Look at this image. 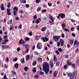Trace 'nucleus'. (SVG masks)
<instances>
[{"mask_svg": "<svg viewBox=\"0 0 79 79\" xmlns=\"http://www.w3.org/2000/svg\"><path fill=\"white\" fill-rule=\"evenodd\" d=\"M74 41V40H70V44L71 45H72L73 44V41Z\"/></svg>", "mask_w": 79, "mask_h": 79, "instance_id": "nucleus-30", "label": "nucleus"}, {"mask_svg": "<svg viewBox=\"0 0 79 79\" xmlns=\"http://www.w3.org/2000/svg\"><path fill=\"white\" fill-rule=\"evenodd\" d=\"M61 36L62 38H64V33H62L61 35Z\"/></svg>", "mask_w": 79, "mask_h": 79, "instance_id": "nucleus-56", "label": "nucleus"}, {"mask_svg": "<svg viewBox=\"0 0 79 79\" xmlns=\"http://www.w3.org/2000/svg\"><path fill=\"white\" fill-rule=\"evenodd\" d=\"M58 50L59 52H63V51L61 48H58Z\"/></svg>", "mask_w": 79, "mask_h": 79, "instance_id": "nucleus-38", "label": "nucleus"}, {"mask_svg": "<svg viewBox=\"0 0 79 79\" xmlns=\"http://www.w3.org/2000/svg\"><path fill=\"white\" fill-rule=\"evenodd\" d=\"M60 16L62 19H63L65 18V14L63 13L60 14Z\"/></svg>", "mask_w": 79, "mask_h": 79, "instance_id": "nucleus-14", "label": "nucleus"}, {"mask_svg": "<svg viewBox=\"0 0 79 79\" xmlns=\"http://www.w3.org/2000/svg\"><path fill=\"white\" fill-rule=\"evenodd\" d=\"M74 29H75V28H74V27H72L71 28L70 30L71 31H74Z\"/></svg>", "mask_w": 79, "mask_h": 79, "instance_id": "nucleus-46", "label": "nucleus"}, {"mask_svg": "<svg viewBox=\"0 0 79 79\" xmlns=\"http://www.w3.org/2000/svg\"><path fill=\"white\" fill-rule=\"evenodd\" d=\"M72 64H73V63L71 62V60H67V64L68 66H71Z\"/></svg>", "mask_w": 79, "mask_h": 79, "instance_id": "nucleus-5", "label": "nucleus"}, {"mask_svg": "<svg viewBox=\"0 0 79 79\" xmlns=\"http://www.w3.org/2000/svg\"><path fill=\"white\" fill-rule=\"evenodd\" d=\"M27 49V50L25 51H24L23 53V55H24L25 54H26V53H28L29 52V48L27 47H25Z\"/></svg>", "mask_w": 79, "mask_h": 79, "instance_id": "nucleus-7", "label": "nucleus"}, {"mask_svg": "<svg viewBox=\"0 0 79 79\" xmlns=\"http://www.w3.org/2000/svg\"><path fill=\"white\" fill-rule=\"evenodd\" d=\"M11 72L12 73V75H16V73L15 72V70H12L11 71Z\"/></svg>", "mask_w": 79, "mask_h": 79, "instance_id": "nucleus-27", "label": "nucleus"}, {"mask_svg": "<svg viewBox=\"0 0 79 79\" xmlns=\"http://www.w3.org/2000/svg\"><path fill=\"white\" fill-rule=\"evenodd\" d=\"M23 3H26V1L25 0H21L20 2Z\"/></svg>", "mask_w": 79, "mask_h": 79, "instance_id": "nucleus-32", "label": "nucleus"}, {"mask_svg": "<svg viewBox=\"0 0 79 79\" xmlns=\"http://www.w3.org/2000/svg\"><path fill=\"white\" fill-rule=\"evenodd\" d=\"M37 15H35V16H33V19H34V20H35V19H37Z\"/></svg>", "mask_w": 79, "mask_h": 79, "instance_id": "nucleus-35", "label": "nucleus"}, {"mask_svg": "<svg viewBox=\"0 0 79 79\" xmlns=\"http://www.w3.org/2000/svg\"><path fill=\"white\" fill-rule=\"evenodd\" d=\"M0 8L2 11L5 10V7H4V4L3 3L1 4V6H0Z\"/></svg>", "mask_w": 79, "mask_h": 79, "instance_id": "nucleus-16", "label": "nucleus"}, {"mask_svg": "<svg viewBox=\"0 0 79 79\" xmlns=\"http://www.w3.org/2000/svg\"><path fill=\"white\" fill-rule=\"evenodd\" d=\"M2 48L3 49V50H4L5 48H7L8 49L9 48V46L8 45H4L2 46Z\"/></svg>", "mask_w": 79, "mask_h": 79, "instance_id": "nucleus-6", "label": "nucleus"}, {"mask_svg": "<svg viewBox=\"0 0 79 79\" xmlns=\"http://www.w3.org/2000/svg\"><path fill=\"white\" fill-rule=\"evenodd\" d=\"M68 76L69 77H70L69 78V79H74V76H73V73H69Z\"/></svg>", "mask_w": 79, "mask_h": 79, "instance_id": "nucleus-13", "label": "nucleus"}, {"mask_svg": "<svg viewBox=\"0 0 79 79\" xmlns=\"http://www.w3.org/2000/svg\"><path fill=\"white\" fill-rule=\"evenodd\" d=\"M8 39L7 40L6 39H5L4 40H2V44H6L7 42H8Z\"/></svg>", "mask_w": 79, "mask_h": 79, "instance_id": "nucleus-10", "label": "nucleus"}, {"mask_svg": "<svg viewBox=\"0 0 79 79\" xmlns=\"http://www.w3.org/2000/svg\"><path fill=\"white\" fill-rule=\"evenodd\" d=\"M63 29L65 31L69 32V30L67 28H63Z\"/></svg>", "mask_w": 79, "mask_h": 79, "instance_id": "nucleus-52", "label": "nucleus"}, {"mask_svg": "<svg viewBox=\"0 0 79 79\" xmlns=\"http://www.w3.org/2000/svg\"><path fill=\"white\" fill-rule=\"evenodd\" d=\"M60 42L61 46H63V45H64V40L62 39H60Z\"/></svg>", "mask_w": 79, "mask_h": 79, "instance_id": "nucleus-11", "label": "nucleus"}, {"mask_svg": "<svg viewBox=\"0 0 79 79\" xmlns=\"http://www.w3.org/2000/svg\"><path fill=\"white\" fill-rule=\"evenodd\" d=\"M36 47L38 49H41L42 48V43H38Z\"/></svg>", "mask_w": 79, "mask_h": 79, "instance_id": "nucleus-3", "label": "nucleus"}, {"mask_svg": "<svg viewBox=\"0 0 79 79\" xmlns=\"http://www.w3.org/2000/svg\"><path fill=\"white\" fill-rule=\"evenodd\" d=\"M29 69V68H28V67H25L24 68V70L25 71H27V69Z\"/></svg>", "mask_w": 79, "mask_h": 79, "instance_id": "nucleus-41", "label": "nucleus"}, {"mask_svg": "<svg viewBox=\"0 0 79 79\" xmlns=\"http://www.w3.org/2000/svg\"><path fill=\"white\" fill-rule=\"evenodd\" d=\"M25 41L27 42L28 40H29L30 39H29V38L26 37L25 38Z\"/></svg>", "mask_w": 79, "mask_h": 79, "instance_id": "nucleus-37", "label": "nucleus"}, {"mask_svg": "<svg viewBox=\"0 0 79 79\" xmlns=\"http://www.w3.org/2000/svg\"><path fill=\"white\" fill-rule=\"evenodd\" d=\"M20 61L22 63H24L25 61H24V58H23L22 59H20Z\"/></svg>", "mask_w": 79, "mask_h": 79, "instance_id": "nucleus-22", "label": "nucleus"}, {"mask_svg": "<svg viewBox=\"0 0 79 79\" xmlns=\"http://www.w3.org/2000/svg\"><path fill=\"white\" fill-rule=\"evenodd\" d=\"M13 13H14V15L15 16V15H16V10H15L13 12Z\"/></svg>", "mask_w": 79, "mask_h": 79, "instance_id": "nucleus-50", "label": "nucleus"}, {"mask_svg": "<svg viewBox=\"0 0 79 79\" xmlns=\"http://www.w3.org/2000/svg\"><path fill=\"white\" fill-rule=\"evenodd\" d=\"M46 11H47L46 9H44L42 10V13H45V12H46Z\"/></svg>", "mask_w": 79, "mask_h": 79, "instance_id": "nucleus-47", "label": "nucleus"}, {"mask_svg": "<svg viewBox=\"0 0 79 79\" xmlns=\"http://www.w3.org/2000/svg\"><path fill=\"white\" fill-rule=\"evenodd\" d=\"M6 38H8V36L7 35H6L3 36V39H6Z\"/></svg>", "mask_w": 79, "mask_h": 79, "instance_id": "nucleus-48", "label": "nucleus"}, {"mask_svg": "<svg viewBox=\"0 0 79 79\" xmlns=\"http://www.w3.org/2000/svg\"><path fill=\"white\" fill-rule=\"evenodd\" d=\"M28 34L30 36H32V31H30L29 33H28Z\"/></svg>", "mask_w": 79, "mask_h": 79, "instance_id": "nucleus-33", "label": "nucleus"}, {"mask_svg": "<svg viewBox=\"0 0 79 79\" xmlns=\"http://www.w3.org/2000/svg\"><path fill=\"white\" fill-rule=\"evenodd\" d=\"M49 17L50 19L51 20H52V23H54V19L53 18V17L51 15H50L49 16Z\"/></svg>", "mask_w": 79, "mask_h": 79, "instance_id": "nucleus-15", "label": "nucleus"}, {"mask_svg": "<svg viewBox=\"0 0 79 79\" xmlns=\"http://www.w3.org/2000/svg\"><path fill=\"white\" fill-rule=\"evenodd\" d=\"M41 39L44 42H45L46 41L47 42L48 40V39L47 37L41 38Z\"/></svg>", "mask_w": 79, "mask_h": 79, "instance_id": "nucleus-4", "label": "nucleus"}, {"mask_svg": "<svg viewBox=\"0 0 79 79\" xmlns=\"http://www.w3.org/2000/svg\"><path fill=\"white\" fill-rule=\"evenodd\" d=\"M58 73V72L57 71H55L54 72L53 75V77H55L56 76H57Z\"/></svg>", "mask_w": 79, "mask_h": 79, "instance_id": "nucleus-17", "label": "nucleus"}, {"mask_svg": "<svg viewBox=\"0 0 79 79\" xmlns=\"http://www.w3.org/2000/svg\"><path fill=\"white\" fill-rule=\"evenodd\" d=\"M68 65H64V68L65 69H68Z\"/></svg>", "mask_w": 79, "mask_h": 79, "instance_id": "nucleus-29", "label": "nucleus"}, {"mask_svg": "<svg viewBox=\"0 0 79 79\" xmlns=\"http://www.w3.org/2000/svg\"><path fill=\"white\" fill-rule=\"evenodd\" d=\"M41 10V7H39L36 10V11L38 12L39 11H40V10Z\"/></svg>", "mask_w": 79, "mask_h": 79, "instance_id": "nucleus-28", "label": "nucleus"}, {"mask_svg": "<svg viewBox=\"0 0 79 79\" xmlns=\"http://www.w3.org/2000/svg\"><path fill=\"white\" fill-rule=\"evenodd\" d=\"M60 43L58 42L57 43V47H60Z\"/></svg>", "mask_w": 79, "mask_h": 79, "instance_id": "nucleus-54", "label": "nucleus"}, {"mask_svg": "<svg viewBox=\"0 0 79 79\" xmlns=\"http://www.w3.org/2000/svg\"><path fill=\"white\" fill-rule=\"evenodd\" d=\"M74 45H79V42L77 41V40H75L74 41Z\"/></svg>", "mask_w": 79, "mask_h": 79, "instance_id": "nucleus-8", "label": "nucleus"}, {"mask_svg": "<svg viewBox=\"0 0 79 79\" xmlns=\"http://www.w3.org/2000/svg\"><path fill=\"white\" fill-rule=\"evenodd\" d=\"M43 70L44 71L45 73V74H46V75H48V73L49 72V71H50V70L49 69H43Z\"/></svg>", "mask_w": 79, "mask_h": 79, "instance_id": "nucleus-12", "label": "nucleus"}, {"mask_svg": "<svg viewBox=\"0 0 79 79\" xmlns=\"http://www.w3.org/2000/svg\"><path fill=\"white\" fill-rule=\"evenodd\" d=\"M72 35L73 37H76V35L74 33H72Z\"/></svg>", "mask_w": 79, "mask_h": 79, "instance_id": "nucleus-63", "label": "nucleus"}, {"mask_svg": "<svg viewBox=\"0 0 79 79\" xmlns=\"http://www.w3.org/2000/svg\"><path fill=\"white\" fill-rule=\"evenodd\" d=\"M60 62H56V66L57 67L59 66V65H60Z\"/></svg>", "mask_w": 79, "mask_h": 79, "instance_id": "nucleus-34", "label": "nucleus"}, {"mask_svg": "<svg viewBox=\"0 0 79 79\" xmlns=\"http://www.w3.org/2000/svg\"><path fill=\"white\" fill-rule=\"evenodd\" d=\"M16 10L17 11H18V8H17V7L16 6H15L14 8H13V10Z\"/></svg>", "mask_w": 79, "mask_h": 79, "instance_id": "nucleus-36", "label": "nucleus"}, {"mask_svg": "<svg viewBox=\"0 0 79 79\" xmlns=\"http://www.w3.org/2000/svg\"><path fill=\"white\" fill-rule=\"evenodd\" d=\"M48 4L49 6H51L52 5V3L50 2H48Z\"/></svg>", "mask_w": 79, "mask_h": 79, "instance_id": "nucleus-53", "label": "nucleus"}, {"mask_svg": "<svg viewBox=\"0 0 79 79\" xmlns=\"http://www.w3.org/2000/svg\"><path fill=\"white\" fill-rule=\"evenodd\" d=\"M65 57L66 58H68L69 57V55L68 54H66L65 55Z\"/></svg>", "mask_w": 79, "mask_h": 79, "instance_id": "nucleus-51", "label": "nucleus"}, {"mask_svg": "<svg viewBox=\"0 0 79 79\" xmlns=\"http://www.w3.org/2000/svg\"><path fill=\"white\" fill-rule=\"evenodd\" d=\"M77 29L78 31H79V26H77Z\"/></svg>", "mask_w": 79, "mask_h": 79, "instance_id": "nucleus-64", "label": "nucleus"}, {"mask_svg": "<svg viewBox=\"0 0 79 79\" xmlns=\"http://www.w3.org/2000/svg\"><path fill=\"white\" fill-rule=\"evenodd\" d=\"M50 32H48L46 33L45 34L46 37H48V36L49 35H50Z\"/></svg>", "mask_w": 79, "mask_h": 79, "instance_id": "nucleus-42", "label": "nucleus"}, {"mask_svg": "<svg viewBox=\"0 0 79 79\" xmlns=\"http://www.w3.org/2000/svg\"><path fill=\"white\" fill-rule=\"evenodd\" d=\"M18 66H19V64L18 63L15 64L14 65V66L16 68H18Z\"/></svg>", "mask_w": 79, "mask_h": 79, "instance_id": "nucleus-26", "label": "nucleus"}, {"mask_svg": "<svg viewBox=\"0 0 79 79\" xmlns=\"http://www.w3.org/2000/svg\"><path fill=\"white\" fill-rule=\"evenodd\" d=\"M4 68H8V66H7V65H6V64H4Z\"/></svg>", "mask_w": 79, "mask_h": 79, "instance_id": "nucleus-62", "label": "nucleus"}, {"mask_svg": "<svg viewBox=\"0 0 79 79\" xmlns=\"http://www.w3.org/2000/svg\"><path fill=\"white\" fill-rule=\"evenodd\" d=\"M18 60V59L17 58H16L15 59H14L13 60V61H16Z\"/></svg>", "mask_w": 79, "mask_h": 79, "instance_id": "nucleus-58", "label": "nucleus"}, {"mask_svg": "<svg viewBox=\"0 0 79 79\" xmlns=\"http://www.w3.org/2000/svg\"><path fill=\"white\" fill-rule=\"evenodd\" d=\"M41 1L40 0H35V2L36 3H39Z\"/></svg>", "mask_w": 79, "mask_h": 79, "instance_id": "nucleus-40", "label": "nucleus"}, {"mask_svg": "<svg viewBox=\"0 0 79 79\" xmlns=\"http://www.w3.org/2000/svg\"><path fill=\"white\" fill-rule=\"evenodd\" d=\"M53 59L55 62V61H56V57L55 56V55H54Z\"/></svg>", "mask_w": 79, "mask_h": 79, "instance_id": "nucleus-31", "label": "nucleus"}, {"mask_svg": "<svg viewBox=\"0 0 79 79\" xmlns=\"http://www.w3.org/2000/svg\"><path fill=\"white\" fill-rule=\"evenodd\" d=\"M35 22L36 24H38V23H40V21L39 20H35Z\"/></svg>", "mask_w": 79, "mask_h": 79, "instance_id": "nucleus-43", "label": "nucleus"}, {"mask_svg": "<svg viewBox=\"0 0 79 79\" xmlns=\"http://www.w3.org/2000/svg\"><path fill=\"white\" fill-rule=\"evenodd\" d=\"M23 40V39L22 38L19 41V44H21V43L22 42V40Z\"/></svg>", "mask_w": 79, "mask_h": 79, "instance_id": "nucleus-45", "label": "nucleus"}, {"mask_svg": "<svg viewBox=\"0 0 79 79\" xmlns=\"http://www.w3.org/2000/svg\"><path fill=\"white\" fill-rule=\"evenodd\" d=\"M73 69H76V64H75L73 63L71 65Z\"/></svg>", "mask_w": 79, "mask_h": 79, "instance_id": "nucleus-23", "label": "nucleus"}, {"mask_svg": "<svg viewBox=\"0 0 79 79\" xmlns=\"http://www.w3.org/2000/svg\"><path fill=\"white\" fill-rule=\"evenodd\" d=\"M49 68V64L47 62H45L44 65H43V69H48Z\"/></svg>", "mask_w": 79, "mask_h": 79, "instance_id": "nucleus-1", "label": "nucleus"}, {"mask_svg": "<svg viewBox=\"0 0 79 79\" xmlns=\"http://www.w3.org/2000/svg\"><path fill=\"white\" fill-rule=\"evenodd\" d=\"M62 27V29H63L64 27H66V25L65 24V23H63L61 24Z\"/></svg>", "mask_w": 79, "mask_h": 79, "instance_id": "nucleus-21", "label": "nucleus"}, {"mask_svg": "<svg viewBox=\"0 0 79 79\" xmlns=\"http://www.w3.org/2000/svg\"><path fill=\"white\" fill-rule=\"evenodd\" d=\"M9 61V59H8V57H6V62H8Z\"/></svg>", "mask_w": 79, "mask_h": 79, "instance_id": "nucleus-55", "label": "nucleus"}, {"mask_svg": "<svg viewBox=\"0 0 79 79\" xmlns=\"http://www.w3.org/2000/svg\"><path fill=\"white\" fill-rule=\"evenodd\" d=\"M49 65H50V66L51 67V68H52V67L54 66V65H53V61H50Z\"/></svg>", "mask_w": 79, "mask_h": 79, "instance_id": "nucleus-18", "label": "nucleus"}, {"mask_svg": "<svg viewBox=\"0 0 79 79\" xmlns=\"http://www.w3.org/2000/svg\"><path fill=\"white\" fill-rule=\"evenodd\" d=\"M33 73H36L37 71H36V68H34L33 69Z\"/></svg>", "mask_w": 79, "mask_h": 79, "instance_id": "nucleus-39", "label": "nucleus"}, {"mask_svg": "<svg viewBox=\"0 0 79 79\" xmlns=\"http://www.w3.org/2000/svg\"><path fill=\"white\" fill-rule=\"evenodd\" d=\"M7 15H11V12H10V9H7Z\"/></svg>", "mask_w": 79, "mask_h": 79, "instance_id": "nucleus-9", "label": "nucleus"}, {"mask_svg": "<svg viewBox=\"0 0 79 79\" xmlns=\"http://www.w3.org/2000/svg\"><path fill=\"white\" fill-rule=\"evenodd\" d=\"M60 38V36H54L53 37V39L55 40V42H58L59 40V39Z\"/></svg>", "mask_w": 79, "mask_h": 79, "instance_id": "nucleus-2", "label": "nucleus"}, {"mask_svg": "<svg viewBox=\"0 0 79 79\" xmlns=\"http://www.w3.org/2000/svg\"><path fill=\"white\" fill-rule=\"evenodd\" d=\"M3 79H6V75L5 74L4 75V77H3Z\"/></svg>", "mask_w": 79, "mask_h": 79, "instance_id": "nucleus-57", "label": "nucleus"}, {"mask_svg": "<svg viewBox=\"0 0 79 79\" xmlns=\"http://www.w3.org/2000/svg\"><path fill=\"white\" fill-rule=\"evenodd\" d=\"M44 74V72H42V71H40V75H43Z\"/></svg>", "mask_w": 79, "mask_h": 79, "instance_id": "nucleus-44", "label": "nucleus"}, {"mask_svg": "<svg viewBox=\"0 0 79 79\" xmlns=\"http://www.w3.org/2000/svg\"><path fill=\"white\" fill-rule=\"evenodd\" d=\"M38 62H40V63H42V58L39 57L38 59Z\"/></svg>", "mask_w": 79, "mask_h": 79, "instance_id": "nucleus-24", "label": "nucleus"}, {"mask_svg": "<svg viewBox=\"0 0 79 79\" xmlns=\"http://www.w3.org/2000/svg\"><path fill=\"white\" fill-rule=\"evenodd\" d=\"M49 23H51V25H52V24H54V23H52V21H49Z\"/></svg>", "mask_w": 79, "mask_h": 79, "instance_id": "nucleus-59", "label": "nucleus"}, {"mask_svg": "<svg viewBox=\"0 0 79 79\" xmlns=\"http://www.w3.org/2000/svg\"><path fill=\"white\" fill-rule=\"evenodd\" d=\"M39 77V76L37 75H35V79H37V78H38Z\"/></svg>", "mask_w": 79, "mask_h": 79, "instance_id": "nucleus-60", "label": "nucleus"}, {"mask_svg": "<svg viewBox=\"0 0 79 79\" xmlns=\"http://www.w3.org/2000/svg\"><path fill=\"white\" fill-rule=\"evenodd\" d=\"M55 53H56L57 55H60V52L58 51H56Z\"/></svg>", "mask_w": 79, "mask_h": 79, "instance_id": "nucleus-49", "label": "nucleus"}, {"mask_svg": "<svg viewBox=\"0 0 79 79\" xmlns=\"http://www.w3.org/2000/svg\"><path fill=\"white\" fill-rule=\"evenodd\" d=\"M47 29V27H44L41 29V31H42V32H44V31H45Z\"/></svg>", "mask_w": 79, "mask_h": 79, "instance_id": "nucleus-19", "label": "nucleus"}, {"mask_svg": "<svg viewBox=\"0 0 79 79\" xmlns=\"http://www.w3.org/2000/svg\"><path fill=\"white\" fill-rule=\"evenodd\" d=\"M21 49H20V48H19L18 47L17 48V52H19V50H20Z\"/></svg>", "mask_w": 79, "mask_h": 79, "instance_id": "nucleus-61", "label": "nucleus"}, {"mask_svg": "<svg viewBox=\"0 0 79 79\" xmlns=\"http://www.w3.org/2000/svg\"><path fill=\"white\" fill-rule=\"evenodd\" d=\"M37 64V61H33V62L32 63V64L33 66H35L36 65V64Z\"/></svg>", "mask_w": 79, "mask_h": 79, "instance_id": "nucleus-25", "label": "nucleus"}, {"mask_svg": "<svg viewBox=\"0 0 79 79\" xmlns=\"http://www.w3.org/2000/svg\"><path fill=\"white\" fill-rule=\"evenodd\" d=\"M26 57V59L27 60H28L30 59V56L29 55H27Z\"/></svg>", "mask_w": 79, "mask_h": 79, "instance_id": "nucleus-20", "label": "nucleus"}]
</instances>
